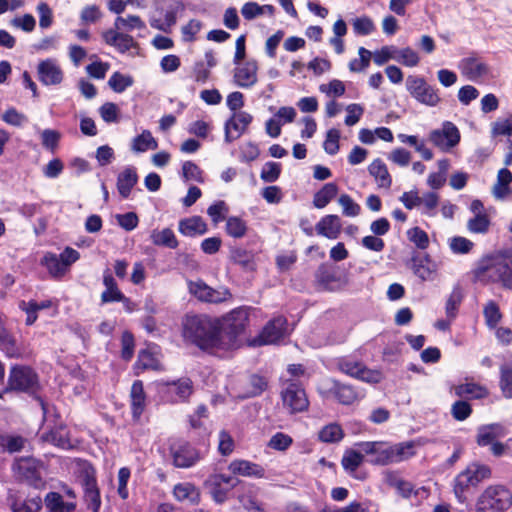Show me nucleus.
I'll use <instances>...</instances> for the list:
<instances>
[{
  "instance_id": "obj_1",
  "label": "nucleus",
  "mask_w": 512,
  "mask_h": 512,
  "mask_svg": "<svg viewBox=\"0 0 512 512\" xmlns=\"http://www.w3.org/2000/svg\"><path fill=\"white\" fill-rule=\"evenodd\" d=\"M220 328L216 319L206 315H187L182 322V336L185 341L196 345L201 350L222 355L225 352L220 343Z\"/></svg>"
},
{
  "instance_id": "obj_2",
  "label": "nucleus",
  "mask_w": 512,
  "mask_h": 512,
  "mask_svg": "<svg viewBox=\"0 0 512 512\" xmlns=\"http://www.w3.org/2000/svg\"><path fill=\"white\" fill-rule=\"evenodd\" d=\"M367 456L372 465L386 466L406 461L416 454L415 441L391 444L384 441H366L355 445Z\"/></svg>"
},
{
  "instance_id": "obj_3",
  "label": "nucleus",
  "mask_w": 512,
  "mask_h": 512,
  "mask_svg": "<svg viewBox=\"0 0 512 512\" xmlns=\"http://www.w3.org/2000/svg\"><path fill=\"white\" fill-rule=\"evenodd\" d=\"M475 279L481 283H501L505 289H512V252L485 257L474 269Z\"/></svg>"
},
{
  "instance_id": "obj_4",
  "label": "nucleus",
  "mask_w": 512,
  "mask_h": 512,
  "mask_svg": "<svg viewBox=\"0 0 512 512\" xmlns=\"http://www.w3.org/2000/svg\"><path fill=\"white\" fill-rule=\"evenodd\" d=\"M251 308L242 306L233 309L220 319H216L221 328V345L224 352L235 350L239 347V336L245 331L249 321V312Z\"/></svg>"
},
{
  "instance_id": "obj_5",
  "label": "nucleus",
  "mask_w": 512,
  "mask_h": 512,
  "mask_svg": "<svg viewBox=\"0 0 512 512\" xmlns=\"http://www.w3.org/2000/svg\"><path fill=\"white\" fill-rule=\"evenodd\" d=\"M491 471L488 466L472 463L460 472L454 479L453 491L460 503L467 500V494L480 482L490 477Z\"/></svg>"
},
{
  "instance_id": "obj_6",
  "label": "nucleus",
  "mask_w": 512,
  "mask_h": 512,
  "mask_svg": "<svg viewBox=\"0 0 512 512\" xmlns=\"http://www.w3.org/2000/svg\"><path fill=\"white\" fill-rule=\"evenodd\" d=\"M512 505V493L502 485H490L479 496L476 512H505Z\"/></svg>"
},
{
  "instance_id": "obj_7",
  "label": "nucleus",
  "mask_w": 512,
  "mask_h": 512,
  "mask_svg": "<svg viewBox=\"0 0 512 512\" xmlns=\"http://www.w3.org/2000/svg\"><path fill=\"white\" fill-rule=\"evenodd\" d=\"M282 408L289 414L303 413L309 408V399L305 389L294 380H284L280 391Z\"/></svg>"
},
{
  "instance_id": "obj_8",
  "label": "nucleus",
  "mask_w": 512,
  "mask_h": 512,
  "mask_svg": "<svg viewBox=\"0 0 512 512\" xmlns=\"http://www.w3.org/2000/svg\"><path fill=\"white\" fill-rule=\"evenodd\" d=\"M406 89L421 104L434 107L441 101L438 89L429 85L423 77L409 75L406 79Z\"/></svg>"
},
{
  "instance_id": "obj_9",
  "label": "nucleus",
  "mask_w": 512,
  "mask_h": 512,
  "mask_svg": "<svg viewBox=\"0 0 512 512\" xmlns=\"http://www.w3.org/2000/svg\"><path fill=\"white\" fill-rule=\"evenodd\" d=\"M37 388L38 377L31 368L20 365L11 368L5 391L35 392Z\"/></svg>"
},
{
  "instance_id": "obj_10",
  "label": "nucleus",
  "mask_w": 512,
  "mask_h": 512,
  "mask_svg": "<svg viewBox=\"0 0 512 512\" xmlns=\"http://www.w3.org/2000/svg\"><path fill=\"white\" fill-rule=\"evenodd\" d=\"M337 367L346 375L367 383H379L382 380V374L379 371L368 369L362 362L349 357L338 359Z\"/></svg>"
},
{
  "instance_id": "obj_11",
  "label": "nucleus",
  "mask_w": 512,
  "mask_h": 512,
  "mask_svg": "<svg viewBox=\"0 0 512 512\" xmlns=\"http://www.w3.org/2000/svg\"><path fill=\"white\" fill-rule=\"evenodd\" d=\"M239 483V480L226 474H211L204 482L212 499L218 503H224L228 498V493Z\"/></svg>"
},
{
  "instance_id": "obj_12",
  "label": "nucleus",
  "mask_w": 512,
  "mask_h": 512,
  "mask_svg": "<svg viewBox=\"0 0 512 512\" xmlns=\"http://www.w3.org/2000/svg\"><path fill=\"white\" fill-rule=\"evenodd\" d=\"M188 287L189 292L203 302L217 304L232 298V294L227 288L214 289L201 280L190 281Z\"/></svg>"
},
{
  "instance_id": "obj_13",
  "label": "nucleus",
  "mask_w": 512,
  "mask_h": 512,
  "mask_svg": "<svg viewBox=\"0 0 512 512\" xmlns=\"http://www.w3.org/2000/svg\"><path fill=\"white\" fill-rule=\"evenodd\" d=\"M41 467V462L32 457L20 458L14 464L17 475L35 488H40L44 484L40 472Z\"/></svg>"
},
{
  "instance_id": "obj_14",
  "label": "nucleus",
  "mask_w": 512,
  "mask_h": 512,
  "mask_svg": "<svg viewBox=\"0 0 512 512\" xmlns=\"http://www.w3.org/2000/svg\"><path fill=\"white\" fill-rule=\"evenodd\" d=\"M171 454L173 463L178 468H190L202 458L200 452L185 441L173 444Z\"/></svg>"
},
{
  "instance_id": "obj_15",
  "label": "nucleus",
  "mask_w": 512,
  "mask_h": 512,
  "mask_svg": "<svg viewBox=\"0 0 512 512\" xmlns=\"http://www.w3.org/2000/svg\"><path fill=\"white\" fill-rule=\"evenodd\" d=\"M6 503L12 512H40L42 499L39 496L25 497L19 491L10 490Z\"/></svg>"
},
{
  "instance_id": "obj_16",
  "label": "nucleus",
  "mask_w": 512,
  "mask_h": 512,
  "mask_svg": "<svg viewBox=\"0 0 512 512\" xmlns=\"http://www.w3.org/2000/svg\"><path fill=\"white\" fill-rule=\"evenodd\" d=\"M101 36L105 44L114 47L121 54H125L131 49L139 48V43L133 36L117 29L105 30L102 32Z\"/></svg>"
},
{
  "instance_id": "obj_17",
  "label": "nucleus",
  "mask_w": 512,
  "mask_h": 512,
  "mask_svg": "<svg viewBox=\"0 0 512 512\" xmlns=\"http://www.w3.org/2000/svg\"><path fill=\"white\" fill-rule=\"evenodd\" d=\"M83 497L87 508L98 512L101 507V498L93 469H86L82 477Z\"/></svg>"
},
{
  "instance_id": "obj_18",
  "label": "nucleus",
  "mask_w": 512,
  "mask_h": 512,
  "mask_svg": "<svg viewBox=\"0 0 512 512\" xmlns=\"http://www.w3.org/2000/svg\"><path fill=\"white\" fill-rule=\"evenodd\" d=\"M287 320L284 317H276L269 321L263 328L259 336V344H274L280 341L286 335Z\"/></svg>"
},
{
  "instance_id": "obj_19",
  "label": "nucleus",
  "mask_w": 512,
  "mask_h": 512,
  "mask_svg": "<svg viewBox=\"0 0 512 512\" xmlns=\"http://www.w3.org/2000/svg\"><path fill=\"white\" fill-rule=\"evenodd\" d=\"M39 81L46 86L58 85L63 80V72L54 59H45L37 67Z\"/></svg>"
},
{
  "instance_id": "obj_20",
  "label": "nucleus",
  "mask_w": 512,
  "mask_h": 512,
  "mask_svg": "<svg viewBox=\"0 0 512 512\" xmlns=\"http://www.w3.org/2000/svg\"><path fill=\"white\" fill-rule=\"evenodd\" d=\"M258 72V63L254 59L246 61L241 67H237L234 71V81L237 86L242 88H250L256 84Z\"/></svg>"
},
{
  "instance_id": "obj_21",
  "label": "nucleus",
  "mask_w": 512,
  "mask_h": 512,
  "mask_svg": "<svg viewBox=\"0 0 512 512\" xmlns=\"http://www.w3.org/2000/svg\"><path fill=\"white\" fill-rule=\"evenodd\" d=\"M451 391H453L454 395L460 399L467 400L483 399L489 394L488 389L485 386L468 381V378L465 379L464 383L454 385L451 388Z\"/></svg>"
},
{
  "instance_id": "obj_22",
  "label": "nucleus",
  "mask_w": 512,
  "mask_h": 512,
  "mask_svg": "<svg viewBox=\"0 0 512 512\" xmlns=\"http://www.w3.org/2000/svg\"><path fill=\"white\" fill-rule=\"evenodd\" d=\"M315 230L318 235L335 240L342 230L341 219L338 215H326L317 222Z\"/></svg>"
},
{
  "instance_id": "obj_23",
  "label": "nucleus",
  "mask_w": 512,
  "mask_h": 512,
  "mask_svg": "<svg viewBox=\"0 0 512 512\" xmlns=\"http://www.w3.org/2000/svg\"><path fill=\"white\" fill-rule=\"evenodd\" d=\"M228 468L231 473L244 477L263 478L265 476V469L261 465L248 460H233Z\"/></svg>"
},
{
  "instance_id": "obj_24",
  "label": "nucleus",
  "mask_w": 512,
  "mask_h": 512,
  "mask_svg": "<svg viewBox=\"0 0 512 512\" xmlns=\"http://www.w3.org/2000/svg\"><path fill=\"white\" fill-rule=\"evenodd\" d=\"M507 434L506 428L499 423L482 425L477 430V444L487 446L494 443L497 438L504 437Z\"/></svg>"
},
{
  "instance_id": "obj_25",
  "label": "nucleus",
  "mask_w": 512,
  "mask_h": 512,
  "mask_svg": "<svg viewBox=\"0 0 512 512\" xmlns=\"http://www.w3.org/2000/svg\"><path fill=\"white\" fill-rule=\"evenodd\" d=\"M462 73L472 81L485 76L489 72V67L483 62H479L474 56L463 58L459 64Z\"/></svg>"
},
{
  "instance_id": "obj_26",
  "label": "nucleus",
  "mask_w": 512,
  "mask_h": 512,
  "mask_svg": "<svg viewBox=\"0 0 512 512\" xmlns=\"http://www.w3.org/2000/svg\"><path fill=\"white\" fill-rule=\"evenodd\" d=\"M329 392L338 400L339 403L344 405H351L360 397L359 392L354 387L340 383L336 380H331Z\"/></svg>"
},
{
  "instance_id": "obj_27",
  "label": "nucleus",
  "mask_w": 512,
  "mask_h": 512,
  "mask_svg": "<svg viewBox=\"0 0 512 512\" xmlns=\"http://www.w3.org/2000/svg\"><path fill=\"white\" fill-rule=\"evenodd\" d=\"M179 232L187 237L204 235L208 231L206 222L200 216H191L179 221Z\"/></svg>"
},
{
  "instance_id": "obj_28",
  "label": "nucleus",
  "mask_w": 512,
  "mask_h": 512,
  "mask_svg": "<svg viewBox=\"0 0 512 512\" xmlns=\"http://www.w3.org/2000/svg\"><path fill=\"white\" fill-rule=\"evenodd\" d=\"M103 285L105 290L101 293L102 304L118 302L119 299H122L123 293L118 288L117 282L109 269L103 272Z\"/></svg>"
},
{
  "instance_id": "obj_29",
  "label": "nucleus",
  "mask_w": 512,
  "mask_h": 512,
  "mask_svg": "<svg viewBox=\"0 0 512 512\" xmlns=\"http://www.w3.org/2000/svg\"><path fill=\"white\" fill-rule=\"evenodd\" d=\"M130 398L132 416L134 419H139L146 407V395L142 381L136 380L132 384Z\"/></svg>"
},
{
  "instance_id": "obj_30",
  "label": "nucleus",
  "mask_w": 512,
  "mask_h": 512,
  "mask_svg": "<svg viewBox=\"0 0 512 512\" xmlns=\"http://www.w3.org/2000/svg\"><path fill=\"white\" fill-rule=\"evenodd\" d=\"M173 495L178 501L186 502L191 505L200 502V491L190 482L176 484L173 489Z\"/></svg>"
},
{
  "instance_id": "obj_31",
  "label": "nucleus",
  "mask_w": 512,
  "mask_h": 512,
  "mask_svg": "<svg viewBox=\"0 0 512 512\" xmlns=\"http://www.w3.org/2000/svg\"><path fill=\"white\" fill-rule=\"evenodd\" d=\"M138 182V175L134 167H126L117 177V190L124 199L128 198L132 188Z\"/></svg>"
},
{
  "instance_id": "obj_32",
  "label": "nucleus",
  "mask_w": 512,
  "mask_h": 512,
  "mask_svg": "<svg viewBox=\"0 0 512 512\" xmlns=\"http://www.w3.org/2000/svg\"><path fill=\"white\" fill-rule=\"evenodd\" d=\"M411 269L414 274L419 277L422 281L432 279V275L436 271L435 265L431 262L428 255L425 256H414L411 259Z\"/></svg>"
},
{
  "instance_id": "obj_33",
  "label": "nucleus",
  "mask_w": 512,
  "mask_h": 512,
  "mask_svg": "<svg viewBox=\"0 0 512 512\" xmlns=\"http://www.w3.org/2000/svg\"><path fill=\"white\" fill-rule=\"evenodd\" d=\"M430 140L442 150L449 149L459 142V130H434Z\"/></svg>"
},
{
  "instance_id": "obj_34",
  "label": "nucleus",
  "mask_w": 512,
  "mask_h": 512,
  "mask_svg": "<svg viewBox=\"0 0 512 512\" xmlns=\"http://www.w3.org/2000/svg\"><path fill=\"white\" fill-rule=\"evenodd\" d=\"M167 393L173 402H181L192 394V382L190 379H180L168 384Z\"/></svg>"
},
{
  "instance_id": "obj_35",
  "label": "nucleus",
  "mask_w": 512,
  "mask_h": 512,
  "mask_svg": "<svg viewBox=\"0 0 512 512\" xmlns=\"http://www.w3.org/2000/svg\"><path fill=\"white\" fill-rule=\"evenodd\" d=\"M44 502L47 512H72L76 507L74 502L64 501L62 495L57 492H49Z\"/></svg>"
},
{
  "instance_id": "obj_36",
  "label": "nucleus",
  "mask_w": 512,
  "mask_h": 512,
  "mask_svg": "<svg viewBox=\"0 0 512 512\" xmlns=\"http://www.w3.org/2000/svg\"><path fill=\"white\" fill-rule=\"evenodd\" d=\"M315 282L321 290H333L337 282L335 272L326 265H320L315 272Z\"/></svg>"
},
{
  "instance_id": "obj_37",
  "label": "nucleus",
  "mask_w": 512,
  "mask_h": 512,
  "mask_svg": "<svg viewBox=\"0 0 512 512\" xmlns=\"http://www.w3.org/2000/svg\"><path fill=\"white\" fill-rule=\"evenodd\" d=\"M369 173L375 178L378 186L389 188L392 180L386 165L379 159L374 160L368 167Z\"/></svg>"
},
{
  "instance_id": "obj_38",
  "label": "nucleus",
  "mask_w": 512,
  "mask_h": 512,
  "mask_svg": "<svg viewBox=\"0 0 512 512\" xmlns=\"http://www.w3.org/2000/svg\"><path fill=\"white\" fill-rule=\"evenodd\" d=\"M511 181L512 173L506 168L500 169L497 175V182L492 188L493 196L498 200L504 199L510 191L509 184Z\"/></svg>"
},
{
  "instance_id": "obj_39",
  "label": "nucleus",
  "mask_w": 512,
  "mask_h": 512,
  "mask_svg": "<svg viewBox=\"0 0 512 512\" xmlns=\"http://www.w3.org/2000/svg\"><path fill=\"white\" fill-rule=\"evenodd\" d=\"M464 293L460 285L453 287L452 292L445 303V313L449 320H454L458 314V309L463 301Z\"/></svg>"
},
{
  "instance_id": "obj_40",
  "label": "nucleus",
  "mask_w": 512,
  "mask_h": 512,
  "mask_svg": "<svg viewBox=\"0 0 512 512\" xmlns=\"http://www.w3.org/2000/svg\"><path fill=\"white\" fill-rule=\"evenodd\" d=\"M337 193L338 187L335 183H326L319 191L314 194L313 205L318 209H322L336 197Z\"/></svg>"
},
{
  "instance_id": "obj_41",
  "label": "nucleus",
  "mask_w": 512,
  "mask_h": 512,
  "mask_svg": "<svg viewBox=\"0 0 512 512\" xmlns=\"http://www.w3.org/2000/svg\"><path fill=\"white\" fill-rule=\"evenodd\" d=\"M151 241L154 245L164 246L175 249L178 246V241L174 232L170 228L163 230H153L150 235Z\"/></svg>"
},
{
  "instance_id": "obj_42",
  "label": "nucleus",
  "mask_w": 512,
  "mask_h": 512,
  "mask_svg": "<svg viewBox=\"0 0 512 512\" xmlns=\"http://www.w3.org/2000/svg\"><path fill=\"white\" fill-rule=\"evenodd\" d=\"M43 265L54 278H62L66 273V269L61 265L60 258L57 254L47 252L41 259Z\"/></svg>"
},
{
  "instance_id": "obj_43",
  "label": "nucleus",
  "mask_w": 512,
  "mask_h": 512,
  "mask_svg": "<svg viewBox=\"0 0 512 512\" xmlns=\"http://www.w3.org/2000/svg\"><path fill=\"white\" fill-rule=\"evenodd\" d=\"M166 4V12L164 16V25L169 31H172V27L177 22V15L179 12L184 11L185 5L182 0H163Z\"/></svg>"
},
{
  "instance_id": "obj_44",
  "label": "nucleus",
  "mask_w": 512,
  "mask_h": 512,
  "mask_svg": "<svg viewBox=\"0 0 512 512\" xmlns=\"http://www.w3.org/2000/svg\"><path fill=\"white\" fill-rule=\"evenodd\" d=\"M364 455L366 454L363 451H361L358 447L357 450H346L342 457L341 464L347 472H355L358 469V467L363 463Z\"/></svg>"
},
{
  "instance_id": "obj_45",
  "label": "nucleus",
  "mask_w": 512,
  "mask_h": 512,
  "mask_svg": "<svg viewBox=\"0 0 512 512\" xmlns=\"http://www.w3.org/2000/svg\"><path fill=\"white\" fill-rule=\"evenodd\" d=\"M114 27L119 31L130 32L134 29H145L146 24L138 15H128L127 17L117 16L114 21Z\"/></svg>"
},
{
  "instance_id": "obj_46",
  "label": "nucleus",
  "mask_w": 512,
  "mask_h": 512,
  "mask_svg": "<svg viewBox=\"0 0 512 512\" xmlns=\"http://www.w3.org/2000/svg\"><path fill=\"white\" fill-rule=\"evenodd\" d=\"M296 111L293 107H281L278 112L266 122L265 128H280L294 120Z\"/></svg>"
},
{
  "instance_id": "obj_47",
  "label": "nucleus",
  "mask_w": 512,
  "mask_h": 512,
  "mask_svg": "<svg viewBox=\"0 0 512 512\" xmlns=\"http://www.w3.org/2000/svg\"><path fill=\"white\" fill-rule=\"evenodd\" d=\"M248 230V226L245 220L238 216H230L226 219L225 231L233 238H243Z\"/></svg>"
},
{
  "instance_id": "obj_48",
  "label": "nucleus",
  "mask_w": 512,
  "mask_h": 512,
  "mask_svg": "<svg viewBox=\"0 0 512 512\" xmlns=\"http://www.w3.org/2000/svg\"><path fill=\"white\" fill-rule=\"evenodd\" d=\"M231 260L247 270L255 269L254 254L243 248H235L231 250Z\"/></svg>"
},
{
  "instance_id": "obj_49",
  "label": "nucleus",
  "mask_w": 512,
  "mask_h": 512,
  "mask_svg": "<svg viewBox=\"0 0 512 512\" xmlns=\"http://www.w3.org/2000/svg\"><path fill=\"white\" fill-rule=\"evenodd\" d=\"M27 439L19 435H0V447L9 453L19 452L25 448Z\"/></svg>"
},
{
  "instance_id": "obj_50",
  "label": "nucleus",
  "mask_w": 512,
  "mask_h": 512,
  "mask_svg": "<svg viewBox=\"0 0 512 512\" xmlns=\"http://www.w3.org/2000/svg\"><path fill=\"white\" fill-rule=\"evenodd\" d=\"M132 150L136 153L154 150L157 148V141L149 131L144 130L142 134L135 137L132 141Z\"/></svg>"
},
{
  "instance_id": "obj_51",
  "label": "nucleus",
  "mask_w": 512,
  "mask_h": 512,
  "mask_svg": "<svg viewBox=\"0 0 512 512\" xmlns=\"http://www.w3.org/2000/svg\"><path fill=\"white\" fill-rule=\"evenodd\" d=\"M344 436L340 425L331 423L324 426L318 434L319 440L324 443H334L340 441Z\"/></svg>"
},
{
  "instance_id": "obj_52",
  "label": "nucleus",
  "mask_w": 512,
  "mask_h": 512,
  "mask_svg": "<svg viewBox=\"0 0 512 512\" xmlns=\"http://www.w3.org/2000/svg\"><path fill=\"white\" fill-rule=\"evenodd\" d=\"M134 83L130 75H124L119 71L114 72L108 80L109 87L116 93H122Z\"/></svg>"
},
{
  "instance_id": "obj_53",
  "label": "nucleus",
  "mask_w": 512,
  "mask_h": 512,
  "mask_svg": "<svg viewBox=\"0 0 512 512\" xmlns=\"http://www.w3.org/2000/svg\"><path fill=\"white\" fill-rule=\"evenodd\" d=\"M359 58L352 59L349 64V70L351 72H362L369 67L372 53L364 47H360L358 50Z\"/></svg>"
},
{
  "instance_id": "obj_54",
  "label": "nucleus",
  "mask_w": 512,
  "mask_h": 512,
  "mask_svg": "<svg viewBox=\"0 0 512 512\" xmlns=\"http://www.w3.org/2000/svg\"><path fill=\"white\" fill-rule=\"evenodd\" d=\"M500 388L505 398H512V364L501 365Z\"/></svg>"
},
{
  "instance_id": "obj_55",
  "label": "nucleus",
  "mask_w": 512,
  "mask_h": 512,
  "mask_svg": "<svg viewBox=\"0 0 512 512\" xmlns=\"http://www.w3.org/2000/svg\"><path fill=\"white\" fill-rule=\"evenodd\" d=\"M439 204V196L435 192H426L420 196V207L423 214L434 216Z\"/></svg>"
},
{
  "instance_id": "obj_56",
  "label": "nucleus",
  "mask_w": 512,
  "mask_h": 512,
  "mask_svg": "<svg viewBox=\"0 0 512 512\" xmlns=\"http://www.w3.org/2000/svg\"><path fill=\"white\" fill-rule=\"evenodd\" d=\"M136 366L142 370L150 369L158 371L162 369V365L160 361L155 357V355L146 350H143L139 353Z\"/></svg>"
},
{
  "instance_id": "obj_57",
  "label": "nucleus",
  "mask_w": 512,
  "mask_h": 512,
  "mask_svg": "<svg viewBox=\"0 0 512 512\" xmlns=\"http://www.w3.org/2000/svg\"><path fill=\"white\" fill-rule=\"evenodd\" d=\"M490 227V219L488 215H476L467 222V229L474 234H485Z\"/></svg>"
},
{
  "instance_id": "obj_58",
  "label": "nucleus",
  "mask_w": 512,
  "mask_h": 512,
  "mask_svg": "<svg viewBox=\"0 0 512 512\" xmlns=\"http://www.w3.org/2000/svg\"><path fill=\"white\" fill-rule=\"evenodd\" d=\"M486 324L490 328H495L502 318L498 305L494 301H489L483 309Z\"/></svg>"
},
{
  "instance_id": "obj_59",
  "label": "nucleus",
  "mask_w": 512,
  "mask_h": 512,
  "mask_svg": "<svg viewBox=\"0 0 512 512\" xmlns=\"http://www.w3.org/2000/svg\"><path fill=\"white\" fill-rule=\"evenodd\" d=\"M338 203L342 207L343 215L347 217H356L361 212V207L348 194H342L338 198Z\"/></svg>"
},
{
  "instance_id": "obj_60",
  "label": "nucleus",
  "mask_w": 512,
  "mask_h": 512,
  "mask_svg": "<svg viewBox=\"0 0 512 512\" xmlns=\"http://www.w3.org/2000/svg\"><path fill=\"white\" fill-rule=\"evenodd\" d=\"M182 176L185 181L193 180L199 183L204 182L203 171L192 161H185L182 164Z\"/></svg>"
},
{
  "instance_id": "obj_61",
  "label": "nucleus",
  "mask_w": 512,
  "mask_h": 512,
  "mask_svg": "<svg viewBox=\"0 0 512 512\" xmlns=\"http://www.w3.org/2000/svg\"><path fill=\"white\" fill-rule=\"evenodd\" d=\"M251 122L252 116L248 112L239 110L226 121L224 128H247Z\"/></svg>"
},
{
  "instance_id": "obj_62",
  "label": "nucleus",
  "mask_w": 512,
  "mask_h": 512,
  "mask_svg": "<svg viewBox=\"0 0 512 512\" xmlns=\"http://www.w3.org/2000/svg\"><path fill=\"white\" fill-rule=\"evenodd\" d=\"M398 56L395 57L399 63L407 67H415L420 62V57L416 51L410 47H406L397 51Z\"/></svg>"
},
{
  "instance_id": "obj_63",
  "label": "nucleus",
  "mask_w": 512,
  "mask_h": 512,
  "mask_svg": "<svg viewBox=\"0 0 512 512\" xmlns=\"http://www.w3.org/2000/svg\"><path fill=\"white\" fill-rule=\"evenodd\" d=\"M281 174V164L277 162H267L263 165L260 177L264 182L273 183L278 180Z\"/></svg>"
},
{
  "instance_id": "obj_64",
  "label": "nucleus",
  "mask_w": 512,
  "mask_h": 512,
  "mask_svg": "<svg viewBox=\"0 0 512 512\" xmlns=\"http://www.w3.org/2000/svg\"><path fill=\"white\" fill-rule=\"evenodd\" d=\"M473 246L472 241L462 236H455L449 240V247L455 254H467L472 250Z\"/></svg>"
}]
</instances>
